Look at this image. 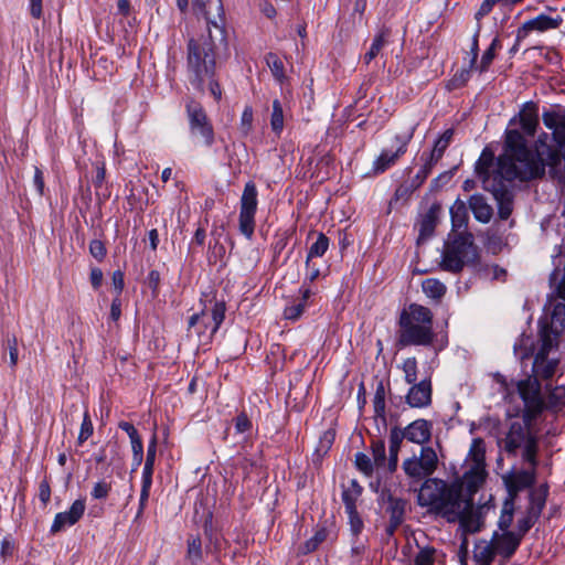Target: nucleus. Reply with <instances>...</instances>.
<instances>
[{"instance_id":"4d7b16f0","label":"nucleus","mask_w":565,"mask_h":565,"mask_svg":"<svg viewBox=\"0 0 565 565\" xmlns=\"http://www.w3.org/2000/svg\"><path fill=\"white\" fill-rule=\"evenodd\" d=\"M151 486H152V482L141 480V491H140L139 508H138L137 516H139L143 513L147 501L149 499Z\"/></svg>"},{"instance_id":"20e7f679","label":"nucleus","mask_w":565,"mask_h":565,"mask_svg":"<svg viewBox=\"0 0 565 565\" xmlns=\"http://www.w3.org/2000/svg\"><path fill=\"white\" fill-rule=\"evenodd\" d=\"M558 341L553 337H540V345L534 355L532 376L518 383V391L524 402V417L534 419L544 408L545 404L541 394L540 380H550L558 367L557 358Z\"/></svg>"},{"instance_id":"f3484780","label":"nucleus","mask_w":565,"mask_h":565,"mask_svg":"<svg viewBox=\"0 0 565 565\" xmlns=\"http://www.w3.org/2000/svg\"><path fill=\"white\" fill-rule=\"evenodd\" d=\"M86 503L84 499L75 500L68 511L60 512L54 516L50 532L56 534L64 531L66 527L76 524L84 515Z\"/></svg>"},{"instance_id":"a19ab883","label":"nucleus","mask_w":565,"mask_h":565,"mask_svg":"<svg viewBox=\"0 0 565 565\" xmlns=\"http://www.w3.org/2000/svg\"><path fill=\"white\" fill-rule=\"evenodd\" d=\"M514 503L513 499L507 500L502 507L501 515L498 521L499 529L502 532L510 531L513 522Z\"/></svg>"},{"instance_id":"9d476101","label":"nucleus","mask_w":565,"mask_h":565,"mask_svg":"<svg viewBox=\"0 0 565 565\" xmlns=\"http://www.w3.org/2000/svg\"><path fill=\"white\" fill-rule=\"evenodd\" d=\"M546 138V134L540 136L536 150L533 151L530 148L529 150L539 156L543 160L545 168L550 167L551 172L556 174L558 172L557 168L562 164L561 152H565V117L562 124L553 131V139L557 145V149L547 146L545 143Z\"/></svg>"},{"instance_id":"f704fd0d","label":"nucleus","mask_w":565,"mask_h":565,"mask_svg":"<svg viewBox=\"0 0 565 565\" xmlns=\"http://www.w3.org/2000/svg\"><path fill=\"white\" fill-rule=\"evenodd\" d=\"M441 553L433 546L419 547L417 553L414 555V565H435Z\"/></svg>"},{"instance_id":"dca6fc26","label":"nucleus","mask_w":565,"mask_h":565,"mask_svg":"<svg viewBox=\"0 0 565 565\" xmlns=\"http://www.w3.org/2000/svg\"><path fill=\"white\" fill-rule=\"evenodd\" d=\"M536 468L537 466L529 465L526 469L512 470L503 477L511 499H514L518 492L533 486L536 478Z\"/></svg>"},{"instance_id":"680f3d73","label":"nucleus","mask_w":565,"mask_h":565,"mask_svg":"<svg viewBox=\"0 0 565 565\" xmlns=\"http://www.w3.org/2000/svg\"><path fill=\"white\" fill-rule=\"evenodd\" d=\"M38 497L44 507H46L47 503L50 502L51 487L46 479H44L40 482Z\"/></svg>"},{"instance_id":"ea45409f","label":"nucleus","mask_w":565,"mask_h":565,"mask_svg":"<svg viewBox=\"0 0 565 565\" xmlns=\"http://www.w3.org/2000/svg\"><path fill=\"white\" fill-rule=\"evenodd\" d=\"M373 408L375 417L385 422V388L382 382L376 386L373 397Z\"/></svg>"},{"instance_id":"4468645a","label":"nucleus","mask_w":565,"mask_h":565,"mask_svg":"<svg viewBox=\"0 0 565 565\" xmlns=\"http://www.w3.org/2000/svg\"><path fill=\"white\" fill-rule=\"evenodd\" d=\"M415 131V126H412L404 132L397 134L393 138V145L396 147L395 151L383 149L380 156L373 161L372 172L377 175L385 172L393 167L397 160L405 154L407 146L411 142Z\"/></svg>"},{"instance_id":"a18cd8bd","label":"nucleus","mask_w":565,"mask_h":565,"mask_svg":"<svg viewBox=\"0 0 565 565\" xmlns=\"http://www.w3.org/2000/svg\"><path fill=\"white\" fill-rule=\"evenodd\" d=\"M537 520L539 518L527 510L525 515L518 520L515 534L520 535L521 541L525 533L529 532V530L536 523Z\"/></svg>"},{"instance_id":"7ed1b4c3","label":"nucleus","mask_w":565,"mask_h":565,"mask_svg":"<svg viewBox=\"0 0 565 565\" xmlns=\"http://www.w3.org/2000/svg\"><path fill=\"white\" fill-rule=\"evenodd\" d=\"M463 478L447 482L438 478H428L422 484L417 502L430 512L448 522L459 521L466 525V518L472 511V500L463 495Z\"/></svg>"},{"instance_id":"1a4fd4ad","label":"nucleus","mask_w":565,"mask_h":565,"mask_svg":"<svg viewBox=\"0 0 565 565\" xmlns=\"http://www.w3.org/2000/svg\"><path fill=\"white\" fill-rule=\"evenodd\" d=\"M258 191L254 182H247L239 201V232L248 239L254 235L255 215L258 205Z\"/></svg>"},{"instance_id":"f03ea898","label":"nucleus","mask_w":565,"mask_h":565,"mask_svg":"<svg viewBox=\"0 0 565 565\" xmlns=\"http://www.w3.org/2000/svg\"><path fill=\"white\" fill-rule=\"evenodd\" d=\"M194 14L206 22V33L191 38L186 50V73L189 83L196 90H210L215 100L222 97V89L215 77L216 54L221 44H225L224 8L222 0H193Z\"/></svg>"},{"instance_id":"bf43d9fd","label":"nucleus","mask_w":565,"mask_h":565,"mask_svg":"<svg viewBox=\"0 0 565 565\" xmlns=\"http://www.w3.org/2000/svg\"><path fill=\"white\" fill-rule=\"evenodd\" d=\"M89 253L97 260H102L106 256V247L102 241L93 239L89 243Z\"/></svg>"},{"instance_id":"473e14b6","label":"nucleus","mask_w":565,"mask_h":565,"mask_svg":"<svg viewBox=\"0 0 565 565\" xmlns=\"http://www.w3.org/2000/svg\"><path fill=\"white\" fill-rule=\"evenodd\" d=\"M402 430L393 428L390 434V458L388 470L394 471L397 467V455L403 440Z\"/></svg>"},{"instance_id":"79ce46f5","label":"nucleus","mask_w":565,"mask_h":565,"mask_svg":"<svg viewBox=\"0 0 565 565\" xmlns=\"http://www.w3.org/2000/svg\"><path fill=\"white\" fill-rule=\"evenodd\" d=\"M329 238L320 233L317 241L309 247L307 259L312 260L316 257H322L329 248Z\"/></svg>"},{"instance_id":"0eeeda50","label":"nucleus","mask_w":565,"mask_h":565,"mask_svg":"<svg viewBox=\"0 0 565 565\" xmlns=\"http://www.w3.org/2000/svg\"><path fill=\"white\" fill-rule=\"evenodd\" d=\"M477 246L470 233H458L449 237L443 252L441 267L450 273H459L465 266L475 264Z\"/></svg>"},{"instance_id":"864d4df0","label":"nucleus","mask_w":565,"mask_h":565,"mask_svg":"<svg viewBox=\"0 0 565 565\" xmlns=\"http://www.w3.org/2000/svg\"><path fill=\"white\" fill-rule=\"evenodd\" d=\"M93 431H94L93 423L90 420L88 413L86 412L84 414V418H83V422L81 425V430H79V434L77 437L78 444L82 445L83 443H85L93 435Z\"/></svg>"},{"instance_id":"e433bc0d","label":"nucleus","mask_w":565,"mask_h":565,"mask_svg":"<svg viewBox=\"0 0 565 565\" xmlns=\"http://www.w3.org/2000/svg\"><path fill=\"white\" fill-rule=\"evenodd\" d=\"M265 60L274 78L279 83H284V81L286 79V75L285 66L281 58L277 54L270 52L266 55Z\"/></svg>"},{"instance_id":"09e8293b","label":"nucleus","mask_w":565,"mask_h":565,"mask_svg":"<svg viewBox=\"0 0 565 565\" xmlns=\"http://www.w3.org/2000/svg\"><path fill=\"white\" fill-rule=\"evenodd\" d=\"M355 466L359 471L367 477L372 476L375 467L373 460L364 452H358L355 455Z\"/></svg>"},{"instance_id":"13d9d810","label":"nucleus","mask_w":565,"mask_h":565,"mask_svg":"<svg viewBox=\"0 0 565 565\" xmlns=\"http://www.w3.org/2000/svg\"><path fill=\"white\" fill-rule=\"evenodd\" d=\"M448 148L446 141H439L438 139L435 141L434 148L426 159L431 161L433 163H437L444 156L445 150Z\"/></svg>"},{"instance_id":"2eb2a0df","label":"nucleus","mask_w":565,"mask_h":565,"mask_svg":"<svg viewBox=\"0 0 565 565\" xmlns=\"http://www.w3.org/2000/svg\"><path fill=\"white\" fill-rule=\"evenodd\" d=\"M545 309L550 310V323L541 328L540 337L550 335L557 341L558 337L565 331V301H557L553 296L548 298Z\"/></svg>"},{"instance_id":"6e6552de","label":"nucleus","mask_w":565,"mask_h":565,"mask_svg":"<svg viewBox=\"0 0 565 565\" xmlns=\"http://www.w3.org/2000/svg\"><path fill=\"white\" fill-rule=\"evenodd\" d=\"M225 303L215 301L211 309H203L189 319V328L194 329L201 341L207 342L218 330L225 319Z\"/></svg>"},{"instance_id":"774afa93","label":"nucleus","mask_w":565,"mask_h":565,"mask_svg":"<svg viewBox=\"0 0 565 565\" xmlns=\"http://www.w3.org/2000/svg\"><path fill=\"white\" fill-rule=\"evenodd\" d=\"M497 3L493 0H483L479 10L476 13V19L481 20L489 14Z\"/></svg>"},{"instance_id":"a878e982","label":"nucleus","mask_w":565,"mask_h":565,"mask_svg":"<svg viewBox=\"0 0 565 565\" xmlns=\"http://www.w3.org/2000/svg\"><path fill=\"white\" fill-rule=\"evenodd\" d=\"M391 30L383 26L375 34L369 51L364 54L363 61L365 64H370L381 52V50L387 44Z\"/></svg>"},{"instance_id":"bb28decb","label":"nucleus","mask_w":565,"mask_h":565,"mask_svg":"<svg viewBox=\"0 0 565 565\" xmlns=\"http://www.w3.org/2000/svg\"><path fill=\"white\" fill-rule=\"evenodd\" d=\"M547 494V484H541L539 488L533 489L530 492V503L526 510L540 518L545 507Z\"/></svg>"},{"instance_id":"69168bd1","label":"nucleus","mask_w":565,"mask_h":565,"mask_svg":"<svg viewBox=\"0 0 565 565\" xmlns=\"http://www.w3.org/2000/svg\"><path fill=\"white\" fill-rule=\"evenodd\" d=\"M417 188H413V181L411 180L408 183L399 185L395 191V199H406L411 195Z\"/></svg>"},{"instance_id":"3c124183","label":"nucleus","mask_w":565,"mask_h":565,"mask_svg":"<svg viewBox=\"0 0 565 565\" xmlns=\"http://www.w3.org/2000/svg\"><path fill=\"white\" fill-rule=\"evenodd\" d=\"M435 226H436L435 215L431 211H429L428 213H426L423 216V218L420 221L419 237L420 238L429 237L433 234Z\"/></svg>"},{"instance_id":"72a5a7b5","label":"nucleus","mask_w":565,"mask_h":565,"mask_svg":"<svg viewBox=\"0 0 565 565\" xmlns=\"http://www.w3.org/2000/svg\"><path fill=\"white\" fill-rule=\"evenodd\" d=\"M156 454H157V438L153 436L151 440L149 441L148 448H147V456L145 466L142 469V481H150L152 482V473H153V466L156 460Z\"/></svg>"},{"instance_id":"9b49d317","label":"nucleus","mask_w":565,"mask_h":565,"mask_svg":"<svg viewBox=\"0 0 565 565\" xmlns=\"http://www.w3.org/2000/svg\"><path fill=\"white\" fill-rule=\"evenodd\" d=\"M438 456L430 446H423L419 455H414L403 462L405 475L412 479L422 480L431 476L438 467Z\"/></svg>"},{"instance_id":"aec40b11","label":"nucleus","mask_w":565,"mask_h":565,"mask_svg":"<svg viewBox=\"0 0 565 565\" xmlns=\"http://www.w3.org/2000/svg\"><path fill=\"white\" fill-rule=\"evenodd\" d=\"M491 541L497 555L501 556L503 559L510 558L521 543L520 535H516L515 532L512 531H505L502 533L494 532Z\"/></svg>"},{"instance_id":"2f4dec72","label":"nucleus","mask_w":565,"mask_h":565,"mask_svg":"<svg viewBox=\"0 0 565 565\" xmlns=\"http://www.w3.org/2000/svg\"><path fill=\"white\" fill-rule=\"evenodd\" d=\"M499 49H501V42L497 36L492 40L490 46L482 54L480 62L478 63L476 61V66L472 70L479 73L487 72L495 57V51Z\"/></svg>"},{"instance_id":"f257e3e1","label":"nucleus","mask_w":565,"mask_h":565,"mask_svg":"<svg viewBox=\"0 0 565 565\" xmlns=\"http://www.w3.org/2000/svg\"><path fill=\"white\" fill-rule=\"evenodd\" d=\"M493 153L484 149L475 164L483 189L491 192L498 204L500 218L508 220L513 211V182H531L545 174L543 160L529 150L524 136L518 129H508L503 152L497 158V167L489 173Z\"/></svg>"},{"instance_id":"37998d69","label":"nucleus","mask_w":565,"mask_h":565,"mask_svg":"<svg viewBox=\"0 0 565 565\" xmlns=\"http://www.w3.org/2000/svg\"><path fill=\"white\" fill-rule=\"evenodd\" d=\"M402 370L404 372V380L407 384H414L417 381V360L416 358H407L404 360L402 364Z\"/></svg>"},{"instance_id":"a211bd4d","label":"nucleus","mask_w":565,"mask_h":565,"mask_svg":"<svg viewBox=\"0 0 565 565\" xmlns=\"http://www.w3.org/2000/svg\"><path fill=\"white\" fill-rule=\"evenodd\" d=\"M563 19L561 15H556L555 18L550 17L547 14H539L537 17L525 21L518 29V41H523L529 35L530 32H546L550 30H555L559 28Z\"/></svg>"},{"instance_id":"052dcab7","label":"nucleus","mask_w":565,"mask_h":565,"mask_svg":"<svg viewBox=\"0 0 565 565\" xmlns=\"http://www.w3.org/2000/svg\"><path fill=\"white\" fill-rule=\"evenodd\" d=\"M234 422H235V430L238 434L246 433L252 427V423L245 413H241L239 415H237L235 417Z\"/></svg>"},{"instance_id":"4be33fe9","label":"nucleus","mask_w":565,"mask_h":565,"mask_svg":"<svg viewBox=\"0 0 565 565\" xmlns=\"http://www.w3.org/2000/svg\"><path fill=\"white\" fill-rule=\"evenodd\" d=\"M387 502H388L387 512L390 514V522L386 527V532L390 535H393L394 532L398 529V526L404 521L406 502H405V500H403L401 498L393 497V495H388Z\"/></svg>"},{"instance_id":"8fccbe9b","label":"nucleus","mask_w":565,"mask_h":565,"mask_svg":"<svg viewBox=\"0 0 565 565\" xmlns=\"http://www.w3.org/2000/svg\"><path fill=\"white\" fill-rule=\"evenodd\" d=\"M345 513L348 514L350 531L354 537H358L364 527V523L358 512V509L345 510Z\"/></svg>"},{"instance_id":"0e129e2a","label":"nucleus","mask_w":565,"mask_h":565,"mask_svg":"<svg viewBox=\"0 0 565 565\" xmlns=\"http://www.w3.org/2000/svg\"><path fill=\"white\" fill-rule=\"evenodd\" d=\"M319 276H320V268L312 260L306 259V278H305V282L307 280L312 282Z\"/></svg>"},{"instance_id":"5fc2aeb1","label":"nucleus","mask_w":565,"mask_h":565,"mask_svg":"<svg viewBox=\"0 0 565 565\" xmlns=\"http://www.w3.org/2000/svg\"><path fill=\"white\" fill-rule=\"evenodd\" d=\"M565 116H559L555 111H545L543 113V122L546 126V128L554 131L563 121V118Z\"/></svg>"},{"instance_id":"603ef678","label":"nucleus","mask_w":565,"mask_h":565,"mask_svg":"<svg viewBox=\"0 0 565 565\" xmlns=\"http://www.w3.org/2000/svg\"><path fill=\"white\" fill-rule=\"evenodd\" d=\"M307 305H305V301H295L288 306H286L284 310V317L288 320H297L300 318V316L303 313L305 308Z\"/></svg>"},{"instance_id":"c9c22d12","label":"nucleus","mask_w":565,"mask_h":565,"mask_svg":"<svg viewBox=\"0 0 565 565\" xmlns=\"http://www.w3.org/2000/svg\"><path fill=\"white\" fill-rule=\"evenodd\" d=\"M422 288L424 294L431 299H440L446 294V286L438 279L427 278L423 281Z\"/></svg>"},{"instance_id":"412c9836","label":"nucleus","mask_w":565,"mask_h":565,"mask_svg":"<svg viewBox=\"0 0 565 565\" xmlns=\"http://www.w3.org/2000/svg\"><path fill=\"white\" fill-rule=\"evenodd\" d=\"M433 425L426 419H416L402 431L403 438L411 443L422 445L430 440Z\"/></svg>"},{"instance_id":"de8ad7c7","label":"nucleus","mask_w":565,"mask_h":565,"mask_svg":"<svg viewBox=\"0 0 565 565\" xmlns=\"http://www.w3.org/2000/svg\"><path fill=\"white\" fill-rule=\"evenodd\" d=\"M110 491L111 482L107 481L106 479H102L94 483L90 491V497L95 500H105L108 498Z\"/></svg>"},{"instance_id":"c756f323","label":"nucleus","mask_w":565,"mask_h":565,"mask_svg":"<svg viewBox=\"0 0 565 565\" xmlns=\"http://www.w3.org/2000/svg\"><path fill=\"white\" fill-rule=\"evenodd\" d=\"M203 558L202 541L198 535H190L186 540V559L191 565H199Z\"/></svg>"},{"instance_id":"f8f14e48","label":"nucleus","mask_w":565,"mask_h":565,"mask_svg":"<svg viewBox=\"0 0 565 565\" xmlns=\"http://www.w3.org/2000/svg\"><path fill=\"white\" fill-rule=\"evenodd\" d=\"M484 441L481 438H475L471 443L469 455L472 459V466L465 471L462 478L469 494L477 492L486 478L484 471Z\"/></svg>"},{"instance_id":"e2e57ef3","label":"nucleus","mask_w":565,"mask_h":565,"mask_svg":"<svg viewBox=\"0 0 565 565\" xmlns=\"http://www.w3.org/2000/svg\"><path fill=\"white\" fill-rule=\"evenodd\" d=\"M479 29L472 36L471 46H470V61H469V70L471 71L476 66V60L478 58L479 53Z\"/></svg>"},{"instance_id":"c03bdc74","label":"nucleus","mask_w":565,"mask_h":565,"mask_svg":"<svg viewBox=\"0 0 565 565\" xmlns=\"http://www.w3.org/2000/svg\"><path fill=\"white\" fill-rule=\"evenodd\" d=\"M372 457L375 467L382 468L386 465L385 444L383 440H374L371 444Z\"/></svg>"},{"instance_id":"49530a36","label":"nucleus","mask_w":565,"mask_h":565,"mask_svg":"<svg viewBox=\"0 0 565 565\" xmlns=\"http://www.w3.org/2000/svg\"><path fill=\"white\" fill-rule=\"evenodd\" d=\"M422 159L425 160L424 164L419 168L414 178H412L413 188H419L430 174L435 166V163L425 158V154L422 156Z\"/></svg>"},{"instance_id":"6ab92c4d","label":"nucleus","mask_w":565,"mask_h":565,"mask_svg":"<svg viewBox=\"0 0 565 565\" xmlns=\"http://www.w3.org/2000/svg\"><path fill=\"white\" fill-rule=\"evenodd\" d=\"M406 394V403L414 408H424L431 404V382L424 379L419 383L411 384Z\"/></svg>"},{"instance_id":"58836bf2","label":"nucleus","mask_w":565,"mask_h":565,"mask_svg":"<svg viewBox=\"0 0 565 565\" xmlns=\"http://www.w3.org/2000/svg\"><path fill=\"white\" fill-rule=\"evenodd\" d=\"M533 339L530 335L522 334L520 338L515 341L513 349L514 354L523 361L524 359H527L533 353Z\"/></svg>"},{"instance_id":"b1692460","label":"nucleus","mask_w":565,"mask_h":565,"mask_svg":"<svg viewBox=\"0 0 565 565\" xmlns=\"http://www.w3.org/2000/svg\"><path fill=\"white\" fill-rule=\"evenodd\" d=\"M497 552L492 541L479 540L473 546V562L476 565H490Z\"/></svg>"},{"instance_id":"4c0bfd02","label":"nucleus","mask_w":565,"mask_h":565,"mask_svg":"<svg viewBox=\"0 0 565 565\" xmlns=\"http://www.w3.org/2000/svg\"><path fill=\"white\" fill-rule=\"evenodd\" d=\"M284 109L278 99L273 102V111L270 116V128L276 136H280L284 130Z\"/></svg>"},{"instance_id":"338daca9","label":"nucleus","mask_w":565,"mask_h":565,"mask_svg":"<svg viewBox=\"0 0 565 565\" xmlns=\"http://www.w3.org/2000/svg\"><path fill=\"white\" fill-rule=\"evenodd\" d=\"M147 284L151 288L152 292L157 295L160 284V273L154 269L150 270L147 276Z\"/></svg>"},{"instance_id":"ddd939ff","label":"nucleus","mask_w":565,"mask_h":565,"mask_svg":"<svg viewBox=\"0 0 565 565\" xmlns=\"http://www.w3.org/2000/svg\"><path fill=\"white\" fill-rule=\"evenodd\" d=\"M186 114L191 137L200 139L205 147H212L215 139L214 129L203 107L191 102L186 105Z\"/></svg>"},{"instance_id":"cd10ccee","label":"nucleus","mask_w":565,"mask_h":565,"mask_svg":"<svg viewBox=\"0 0 565 565\" xmlns=\"http://www.w3.org/2000/svg\"><path fill=\"white\" fill-rule=\"evenodd\" d=\"M363 492V488L360 483L352 479L349 481L347 486H343L342 490V501L345 510H354L356 509V502Z\"/></svg>"},{"instance_id":"6e6d98bb","label":"nucleus","mask_w":565,"mask_h":565,"mask_svg":"<svg viewBox=\"0 0 565 565\" xmlns=\"http://www.w3.org/2000/svg\"><path fill=\"white\" fill-rule=\"evenodd\" d=\"M565 404V388H555L548 397V406L552 408H559Z\"/></svg>"},{"instance_id":"423d86ee","label":"nucleus","mask_w":565,"mask_h":565,"mask_svg":"<svg viewBox=\"0 0 565 565\" xmlns=\"http://www.w3.org/2000/svg\"><path fill=\"white\" fill-rule=\"evenodd\" d=\"M499 445L509 457L521 456L524 463L537 466L539 443L527 425L512 423Z\"/></svg>"},{"instance_id":"7c9ffc66","label":"nucleus","mask_w":565,"mask_h":565,"mask_svg":"<svg viewBox=\"0 0 565 565\" xmlns=\"http://www.w3.org/2000/svg\"><path fill=\"white\" fill-rule=\"evenodd\" d=\"M450 216L454 228L465 227L468 222V210L466 203L460 199H457L450 206Z\"/></svg>"},{"instance_id":"39448f33","label":"nucleus","mask_w":565,"mask_h":565,"mask_svg":"<svg viewBox=\"0 0 565 565\" xmlns=\"http://www.w3.org/2000/svg\"><path fill=\"white\" fill-rule=\"evenodd\" d=\"M433 312L422 305L412 303L399 317L397 343L401 347L430 345L434 341Z\"/></svg>"},{"instance_id":"393cba45","label":"nucleus","mask_w":565,"mask_h":565,"mask_svg":"<svg viewBox=\"0 0 565 565\" xmlns=\"http://www.w3.org/2000/svg\"><path fill=\"white\" fill-rule=\"evenodd\" d=\"M469 206L477 221L488 223L492 217V207L481 194H473L469 199Z\"/></svg>"},{"instance_id":"c85d7f7f","label":"nucleus","mask_w":565,"mask_h":565,"mask_svg":"<svg viewBox=\"0 0 565 565\" xmlns=\"http://www.w3.org/2000/svg\"><path fill=\"white\" fill-rule=\"evenodd\" d=\"M328 531L326 527H318L315 534L298 547V555H307L315 552L326 541Z\"/></svg>"},{"instance_id":"5701e85b","label":"nucleus","mask_w":565,"mask_h":565,"mask_svg":"<svg viewBox=\"0 0 565 565\" xmlns=\"http://www.w3.org/2000/svg\"><path fill=\"white\" fill-rule=\"evenodd\" d=\"M519 121L521 128L527 136H533L539 125L537 107L533 103L524 105L522 110L519 113Z\"/></svg>"}]
</instances>
